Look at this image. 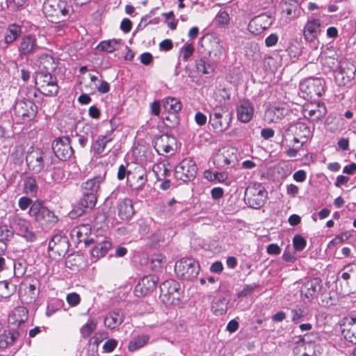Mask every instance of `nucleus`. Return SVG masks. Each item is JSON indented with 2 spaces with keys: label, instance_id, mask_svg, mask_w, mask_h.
<instances>
[{
  "label": "nucleus",
  "instance_id": "nucleus-1",
  "mask_svg": "<svg viewBox=\"0 0 356 356\" xmlns=\"http://www.w3.org/2000/svg\"><path fill=\"white\" fill-rule=\"evenodd\" d=\"M72 10L65 0H46L43 4L45 17L54 23L65 21L70 16Z\"/></svg>",
  "mask_w": 356,
  "mask_h": 356
},
{
  "label": "nucleus",
  "instance_id": "nucleus-2",
  "mask_svg": "<svg viewBox=\"0 0 356 356\" xmlns=\"http://www.w3.org/2000/svg\"><path fill=\"white\" fill-rule=\"evenodd\" d=\"M161 299L167 306L175 305L179 303L181 296L179 284L174 280L163 282L160 286Z\"/></svg>",
  "mask_w": 356,
  "mask_h": 356
},
{
  "label": "nucleus",
  "instance_id": "nucleus-3",
  "mask_svg": "<svg viewBox=\"0 0 356 356\" xmlns=\"http://www.w3.org/2000/svg\"><path fill=\"white\" fill-rule=\"evenodd\" d=\"M267 193L264 186L258 183L250 184L245 191V200L253 209H259L265 203Z\"/></svg>",
  "mask_w": 356,
  "mask_h": 356
},
{
  "label": "nucleus",
  "instance_id": "nucleus-4",
  "mask_svg": "<svg viewBox=\"0 0 356 356\" xmlns=\"http://www.w3.org/2000/svg\"><path fill=\"white\" fill-rule=\"evenodd\" d=\"M199 264L192 259L184 258L177 261L175 265V272L177 277L184 280H193L199 273Z\"/></svg>",
  "mask_w": 356,
  "mask_h": 356
},
{
  "label": "nucleus",
  "instance_id": "nucleus-5",
  "mask_svg": "<svg viewBox=\"0 0 356 356\" xmlns=\"http://www.w3.org/2000/svg\"><path fill=\"white\" fill-rule=\"evenodd\" d=\"M35 82L38 90L44 95L53 96L58 91L56 79L49 72H38L35 75Z\"/></svg>",
  "mask_w": 356,
  "mask_h": 356
},
{
  "label": "nucleus",
  "instance_id": "nucleus-6",
  "mask_svg": "<svg viewBox=\"0 0 356 356\" xmlns=\"http://www.w3.org/2000/svg\"><path fill=\"white\" fill-rule=\"evenodd\" d=\"M147 181V172L143 166L134 165L127 170V184L132 190H143Z\"/></svg>",
  "mask_w": 356,
  "mask_h": 356
},
{
  "label": "nucleus",
  "instance_id": "nucleus-7",
  "mask_svg": "<svg viewBox=\"0 0 356 356\" xmlns=\"http://www.w3.org/2000/svg\"><path fill=\"white\" fill-rule=\"evenodd\" d=\"M300 90L305 98L320 97L324 90V81L318 78H309L300 84Z\"/></svg>",
  "mask_w": 356,
  "mask_h": 356
},
{
  "label": "nucleus",
  "instance_id": "nucleus-8",
  "mask_svg": "<svg viewBox=\"0 0 356 356\" xmlns=\"http://www.w3.org/2000/svg\"><path fill=\"white\" fill-rule=\"evenodd\" d=\"M14 111L16 117L24 121H29L36 116L38 108L32 101L22 99L16 102Z\"/></svg>",
  "mask_w": 356,
  "mask_h": 356
},
{
  "label": "nucleus",
  "instance_id": "nucleus-9",
  "mask_svg": "<svg viewBox=\"0 0 356 356\" xmlns=\"http://www.w3.org/2000/svg\"><path fill=\"white\" fill-rule=\"evenodd\" d=\"M335 70L346 74V78L344 79L341 76V73H335L336 83L338 86H346L355 77L356 67L353 62L346 58H343L339 60L338 67Z\"/></svg>",
  "mask_w": 356,
  "mask_h": 356
},
{
  "label": "nucleus",
  "instance_id": "nucleus-10",
  "mask_svg": "<svg viewBox=\"0 0 356 356\" xmlns=\"http://www.w3.org/2000/svg\"><path fill=\"white\" fill-rule=\"evenodd\" d=\"M197 170L195 161L189 158L184 159L175 168V176L184 181H190L195 177Z\"/></svg>",
  "mask_w": 356,
  "mask_h": 356
},
{
  "label": "nucleus",
  "instance_id": "nucleus-11",
  "mask_svg": "<svg viewBox=\"0 0 356 356\" xmlns=\"http://www.w3.org/2000/svg\"><path fill=\"white\" fill-rule=\"evenodd\" d=\"M154 148L158 154H174L177 149V140L175 137L168 134H163L155 138Z\"/></svg>",
  "mask_w": 356,
  "mask_h": 356
},
{
  "label": "nucleus",
  "instance_id": "nucleus-12",
  "mask_svg": "<svg viewBox=\"0 0 356 356\" xmlns=\"http://www.w3.org/2000/svg\"><path fill=\"white\" fill-rule=\"evenodd\" d=\"M29 214L33 216L37 221L44 222L47 224L57 221V217L47 208L43 207L40 202H35L31 205Z\"/></svg>",
  "mask_w": 356,
  "mask_h": 356
},
{
  "label": "nucleus",
  "instance_id": "nucleus-13",
  "mask_svg": "<svg viewBox=\"0 0 356 356\" xmlns=\"http://www.w3.org/2000/svg\"><path fill=\"white\" fill-rule=\"evenodd\" d=\"M13 226L18 235L24 238L29 242H33L36 239V235L32 230L31 223L19 216H15L13 220Z\"/></svg>",
  "mask_w": 356,
  "mask_h": 356
},
{
  "label": "nucleus",
  "instance_id": "nucleus-14",
  "mask_svg": "<svg viewBox=\"0 0 356 356\" xmlns=\"http://www.w3.org/2000/svg\"><path fill=\"white\" fill-rule=\"evenodd\" d=\"M47 154L39 149H33L28 152L26 161L30 170L35 173L40 172L44 166Z\"/></svg>",
  "mask_w": 356,
  "mask_h": 356
},
{
  "label": "nucleus",
  "instance_id": "nucleus-15",
  "mask_svg": "<svg viewBox=\"0 0 356 356\" xmlns=\"http://www.w3.org/2000/svg\"><path fill=\"white\" fill-rule=\"evenodd\" d=\"M303 116L312 122L321 120L326 114V108L322 103H308L302 106Z\"/></svg>",
  "mask_w": 356,
  "mask_h": 356
},
{
  "label": "nucleus",
  "instance_id": "nucleus-16",
  "mask_svg": "<svg viewBox=\"0 0 356 356\" xmlns=\"http://www.w3.org/2000/svg\"><path fill=\"white\" fill-rule=\"evenodd\" d=\"M231 120V113L226 112L222 113L216 108L210 114L209 123L217 131H223L227 129Z\"/></svg>",
  "mask_w": 356,
  "mask_h": 356
},
{
  "label": "nucleus",
  "instance_id": "nucleus-17",
  "mask_svg": "<svg viewBox=\"0 0 356 356\" xmlns=\"http://www.w3.org/2000/svg\"><path fill=\"white\" fill-rule=\"evenodd\" d=\"M52 149L55 155L63 161L70 158L73 154V149L67 137L56 139L53 143Z\"/></svg>",
  "mask_w": 356,
  "mask_h": 356
},
{
  "label": "nucleus",
  "instance_id": "nucleus-18",
  "mask_svg": "<svg viewBox=\"0 0 356 356\" xmlns=\"http://www.w3.org/2000/svg\"><path fill=\"white\" fill-rule=\"evenodd\" d=\"M272 22V18L270 15L261 14L250 20L248 24V30L254 34H259L268 29Z\"/></svg>",
  "mask_w": 356,
  "mask_h": 356
},
{
  "label": "nucleus",
  "instance_id": "nucleus-19",
  "mask_svg": "<svg viewBox=\"0 0 356 356\" xmlns=\"http://www.w3.org/2000/svg\"><path fill=\"white\" fill-rule=\"evenodd\" d=\"M113 139L112 131L104 136H98L92 145V152L99 156L107 154L111 151V148L108 147V144Z\"/></svg>",
  "mask_w": 356,
  "mask_h": 356
},
{
  "label": "nucleus",
  "instance_id": "nucleus-20",
  "mask_svg": "<svg viewBox=\"0 0 356 356\" xmlns=\"http://www.w3.org/2000/svg\"><path fill=\"white\" fill-rule=\"evenodd\" d=\"M321 287V280L318 278L308 280L303 284L301 288V296L303 299H307L309 301L319 293Z\"/></svg>",
  "mask_w": 356,
  "mask_h": 356
},
{
  "label": "nucleus",
  "instance_id": "nucleus-21",
  "mask_svg": "<svg viewBox=\"0 0 356 356\" xmlns=\"http://www.w3.org/2000/svg\"><path fill=\"white\" fill-rule=\"evenodd\" d=\"M236 111L238 120L243 123H247L252 120L254 108L249 100L243 99L236 105Z\"/></svg>",
  "mask_w": 356,
  "mask_h": 356
},
{
  "label": "nucleus",
  "instance_id": "nucleus-22",
  "mask_svg": "<svg viewBox=\"0 0 356 356\" xmlns=\"http://www.w3.org/2000/svg\"><path fill=\"white\" fill-rule=\"evenodd\" d=\"M289 113L286 104H280L269 107L265 112V120L268 122H278Z\"/></svg>",
  "mask_w": 356,
  "mask_h": 356
},
{
  "label": "nucleus",
  "instance_id": "nucleus-23",
  "mask_svg": "<svg viewBox=\"0 0 356 356\" xmlns=\"http://www.w3.org/2000/svg\"><path fill=\"white\" fill-rule=\"evenodd\" d=\"M159 281L157 277L147 275L143 277L135 288V293L137 296H145L152 291Z\"/></svg>",
  "mask_w": 356,
  "mask_h": 356
},
{
  "label": "nucleus",
  "instance_id": "nucleus-24",
  "mask_svg": "<svg viewBox=\"0 0 356 356\" xmlns=\"http://www.w3.org/2000/svg\"><path fill=\"white\" fill-rule=\"evenodd\" d=\"M321 22L318 19L308 20L303 29L304 38L307 42H314L321 33Z\"/></svg>",
  "mask_w": 356,
  "mask_h": 356
},
{
  "label": "nucleus",
  "instance_id": "nucleus-25",
  "mask_svg": "<svg viewBox=\"0 0 356 356\" xmlns=\"http://www.w3.org/2000/svg\"><path fill=\"white\" fill-rule=\"evenodd\" d=\"M28 318V310L24 307H15L9 314L8 321L11 330L19 327Z\"/></svg>",
  "mask_w": 356,
  "mask_h": 356
},
{
  "label": "nucleus",
  "instance_id": "nucleus-26",
  "mask_svg": "<svg viewBox=\"0 0 356 356\" xmlns=\"http://www.w3.org/2000/svg\"><path fill=\"white\" fill-rule=\"evenodd\" d=\"M19 298L24 304H31L35 301L38 290L33 284H22L19 287Z\"/></svg>",
  "mask_w": 356,
  "mask_h": 356
},
{
  "label": "nucleus",
  "instance_id": "nucleus-27",
  "mask_svg": "<svg viewBox=\"0 0 356 356\" xmlns=\"http://www.w3.org/2000/svg\"><path fill=\"white\" fill-rule=\"evenodd\" d=\"M339 55L337 50L333 47H327L321 52V62L323 65L334 70L339 65Z\"/></svg>",
  "mask_w": 356,
  "mask_h": 356
},
{
  "label": "nucleus",
  "instance_id": "nucleus-28",
  "mask_svg": "<svg viewBox=\"0 0 356 356\" xmlns=\"http://www.w3.org/2000/svg\"><path fill=\"white\" fill-rule=\"evenodd\" d=\"M313 342H306L304 340L298 341L293 348V356H317L316 348Z\"/></svg>",
  "mask_w": 356,
  "mask_h": 356
},
{
  "label": "nucleus",
  "instance_id": "nucleus-29",
  "mask_svg": "<svg viewBox=\"0 0 356 356\" xmlns=\"http://www.w3.org/2000/svg\"><path fill=\"white\" fill-rule=\"evenodd\" d=\"M293 134V136H299L300 139H303L301 141V145L306 143L307 140L311 135L310 129L307 125L302 122H298L293 124H291L287 130L286 134Z\"/></svg>",
  "mask_w": 356,
  "mask_h": 356
},
{
  "label": "nucleus",
  "instance_id": "nucleus-30",
  "mask_svg": "<svg viewBox=\"0 0 356 356\" xmlns=\"http://www.w3.org/2000/svg\"><path fill=\"white\" fill-rule=\"evenodd\" d=\"M97 202L96 195L84 194L83 197L80 199L74 209V211L76 215L81 216L84 213L87 209H92Z\"/></svg>",
  "mask_w": 356,
  "mask_h": 356
},
{
  "label": "nucleus",
  "instance_id": "nucleus-31",
  "mask_svg": "<svg viewBox=\"0 0 356 356\" xmlns=\"http://www.w3.org/2000/svg\"><path fill=\"white\" fill-rule=\"evenodd\" d=\"M48 249L49 251L57 253L59 256L64 255L68 250L66 237L55 235L49 241Z\"/></svg>",
  "mask_w": 356,
  "mask_h": 356
},
{
  "label": "nucleus",
  "instance_id": "nucleus-32",
  "mask_svg": "<svg viewBox=\"0 0 356 356\" xmlns=\"http://www.w3.org/2000/svg\"><path fill=\"white\" fill-rule=\"evenodd\" d=\"M117 209L118 216L122 220H129L134 213L132 201L129 198L120 200Z\"/></svg>",
  "mask_w": 356,
  "mask_h": 356
},
{
  "label": "nucleus",
  "instance_id": "nucleus-33",
  "mask_svg": "<svg viewBox=\"0 0 356 356\" xmlns=\"http://www.w3.org/2000/svg\"><path fill=\"white\" fill-rule=\"evenodd\" d=\"M342 334L346 340L356 344V318L346 319L343 325Z\"/></svg>",
  "mask_w": 356,
  "mask_h": 356
},
{
  "label": "nucleus",
  "instance_id": "nucleus-34",
  "mask_svg": "<svg viewBox=\"0 0 356 356\" xmlns=\"http://www.w3.org/2000/svg\"><path fill=\"white\" fill-rule=\"evenodd\" d=\"M341 278L346 281V284L350 286L349 293L356 291V265L346 266L341 273Z\"/></svg>",
  "mask_w": 356,
  "mask_h": 356
},
{
  "label": "nucleus",
  "instance_id": "nucleus-35",
  "mask_svg": "<svg viewBox=\"0 0 356 356\" xmlns=\"http://www.w3.org/2000/svg\"><path fill=\"white\" fill-rule=\"evenodd\" d=\"M104 177L101 175L88 179L82 184L81 186L83 193L88 195H96L100 188V184L104 181Z\"/></svg>",
  "mask_w": 356,
  "mask_h": 356
},
{
  "label": "nucleus",
  "instance_id": "nucleus-36",
  "mask_svg": "<svg viewBox=\"0 0 356 356\" xmlns=\"http://www.w3.org/2000/svg\"><path fill=\"white\" fill-rule=\"evenodd\" d=\"M36 39L33 35H26L22 38L19 46V51L22 54H28L37 48Z\"/></svg>",
  "mask_w": 356,
  "mask_h": 356
},
{
  "label": "nucleus",
  "instance_id": "nucleus-37",
  "mask_svg": "<svg viewBox=\"0 0 356 356\" xmlns=\"http://www.w3.org/2000/svg\"><path fill=\"white\" fill-rule=\"evenodd\" d=\"M64 177V172L60 168H54L42 173L41 178L49 184L60 181Z\"/></svg>",
  "mask_w": 356,
  "mask_h": 356
},
{
  "label": "nucleus",
  "instance_id": "nucleus-38",
  "mask_svg": "<svg viewBox=\"0 0 356 356\" xmlns=\"http://www.w3.org/2000/svg\"><path fill=\"white\" fill-rule=\"evenodd\" d=\"M122 321V313L120 311L113 312L104 318V325L108 328L114 329L120 325Z\"/></svg>",
  "mask_w": 356,
  "mask_h": 356
},
{
  "label": "nucleus",
  "instance_id": "nucleus-39",
  "mask_svg": "<svg viewBox=\"0 0 356 356\" xmlns=\"http://www.w3.org/2000/svg\"><path fill=\"white\" fill-rule=\"evenodd\" d=\"M164 109L170 113H178L182 107L181 102L175 97H167L163 100Z\"/></svg>",
  "mask_w": 356,
  "mask_h": 356
},
{
  "label": "nucleus",
  "instance_id": "nucleus-40",
  "mask_svg": "<svg viewBox=\"0 0 356 356\" xmlns=\"http://www.w3.org/2000/svg\"><path fill=\"white\" fill-rule=\"evenodd\" d=\"M170 166L168 161H163L153 165L152 170L159 180L164 179L170 172Z\"/></svg>",
  "mask_w": 356,
  "mask_h": 356
},
{
  "label": "nucleus",
  "instance_id": "nucleus-41",
  "mask_svg": "<svg viewBox=\"0 0 356 356\" xmlns=\"http://www.w3.org/2000/svg\"><path fill=\"white\" fill-rule=\"evenodd\" d=\"M21 26L13 24L8 26L4 36V41L6 44H10L14 42L21 34Z\"/></svg>",
  "mask_w": 356,
  "mask_h": 356
},
{
  "label": "nucleus",
  "instance_id": "nucleus-42",
  "mask_svg": "<svg viewBox=\"0 0 356 356\" xmlns=\"http://www.w3.org/2000/svg\"><path fill=\"white\" fill-rule=\"evenodd\" d=\"M19 332L13 331L5 332L0 335V348H6L13 344L15 339L19 337Z\"/></svg>",
  "mask_w": 356,
  "mask_h": 356
},
{
  "label": "nucleus",
  "instance_id": "nucleus-43",
  "mask_svg": "<svg viewBox=\"0 0 356 356\" xmlns=\"http://www.w3.org/2000/svg\"><path fill=\"white\" fill-rule=\"evenodd\" d=\"M111 247V243L108 241H104L97 243L92 250L91 254L94 257H104Z\"/></svg>",
  "mask_w": 356,
  "mask_h": 356
},
{
  "label": "nucleus",
  "instance_id": "nucleus-44",
  "mask_svg": "<svg viewBox=\"0 0 356 356\" xmlns=\"http://www.w3.org/2000/svg\"><path fill=\"white\" fill-rule=\"evenodd\" d=\"M90 233V229L88 225H80L73 229L72 235L76 236L79 242L85 241L88 234Z\"/></svg>",
  "mask_w": 356,
  "mask_h": 356
},
{
  "label": "nucleus",
  "instance_id": "nucleus-45",
  "mask_svg": "<svg viewBox=\"0 0 356 356\" xmlns=\"http://www.w3.org/2000/svg\"><path fill=\"white\" fill-rule=\"evenodd\" d=\"M120 47V41L115 39L104 40L101 42L98 45V48H99L102 51H106L108 53H112L118 50Z\"/></svg>",
  "mask_w": 356,
  "mask_h": 356
},
{
  "label": "nucleus",
  "instance_id": "nucleus-46",
  "mask_svg": "<svg viewBox=\"0 0 356 356\" xmlns=\"http://www.w3.org/2000/svg\"><path fill=\"white\" fill-rule=\"evenodd\" d=\"M15 291L16 286L15 284L6 280L0 282V298H9Z\"/></svg>",
  "mask_w": 356,
  "mask_h": 356
},
{
  "label": "nucleus",
  "instance_id": "nucleus-47",
  "mask_svg": "<svg viewBox=\"0 0 356 356\" xmlns=\"http://www.w3.org/2000/svg\"><path fill=\"white\" fill-rule=\"evenodd\" d=\"M149 337L147 335H140L134 338L129 344L128 348L131 352L135 351L144 345H145L149 341Z\"/></svg>",
  "mask_w": 356,
  "mask_h": 356
},
{
  "label": "nucleus",
  "instance_id": "nucleus-48",
  "mask_svg": "<svg viewBox=\"0 0 356 356\" xmlns=\"http://www.w3.org/2000/svg\"><path fill=\"white\" fill-rule=\"evenodd\" d=\"M97 321L95 319L89 320L85 325H83L80 330L81 336L83 338L88 337L96 329Z\"/></svg>",
  "mask_w": 356,
  "mask_h": 356
},
{
  "label": "nucleus",
  "instance_id": "nucleus-49",
  "mask_svg": "<svg viewBox=\"0 0 356 356\" xmlns=\"http://www.w3.org/2000/svg\"><path fill=\"white\" fill-rule=\"evenodd\" d=\"M24 190L26 194L35 195L38 190L35 180L32 177L26 178L24 181Z\"/></svg>",
  "mask_w": 356,
  "mask_h": 356
},
{
  "label": "nucleus",
  "instance_id": "nucleus-50",
  "mask_svg": "<svg viewBox=\"0 0 356 356\" xmlns=\"http://www.w3.org/2000/svg\"><path fill=\"white\" fill-rule=\"evenodd\" d=\"M197 69L203 74H211L214 70V66L210 62L200 60L197 63Z\"/></svg>",
  "mask_w": 356,
  "mask_h": 356
},
{
  "label": "nucleus",
  "instance_id": "nucleus-51",
  "mask_svg": "<svg viewBox=\"0 0 356 356\" xmlns=\"http://www.w3.org/2000/svg\"><path fill=\"white\" fill-rule=\"evenodd\" d=\"M236 149L233 147L223 149L222 155L224 157V163L227 165L231 164L236 159Z\"/></svg>",
  "mask_w": 356,
  "mask_h": 356
},
{
  "label": "nucleus",
  "instance_id": "nucleus-52",
  "mask_svg": "<svg viewBox=\"0 0 356 356\" xmlns=\"http://www.w3.org/2000/svg\"><path fill=\"white\" fill-rule=\"evenodd\" d=\"M280 59L278 56H268L265 60V65L270 71L274 72L277 70L280 65Z\"/></svg>",
  "mask_w": 356,
  "mask_h": 356
},
{
  "label": "nucleus",
  "instance_id": "nucleus-53",
  "mask_svg": "<svg viewBox=\"0 0 356 356\" xmlns=\"http://www.w3.org/2000/svg\"><path fill=\"white\" fill-rule=\"evenodd\" d=\"M293 245L296 251H301L306 247L307 241L302 236L298 234L293 238Z\"/></svg>",
  "mask_w": 356,
  "mask_h": 356
},
{
  "label": "nucleus",
  "instance_id": "nucleus-54",
  "mask_svg": "<svg viewBox=\"0 0 356 356\" xmlns=\"http://www.w3.org/2000/svg\"><path fill=\"white\" fill-rule=\"evenodd\" d=\"M307 315V311L305 308L296 307L291 310V320L294 323L298 321Z\"/></svg>",
  "mask_w": 356,
  "mask_h": 356
},
{
  "label": "nucleus",
  "instance_id": "nucleus-55",
  "mask_svg": "<svg viewBox=\"0 0 356 356\" xmlns=\"http://www.w3.org/2000/svg\"><path fill=\"white\" fill-rule=\"evenodd\" d=\"M26 147L23 145H18L15 147L10 155L13 159L18 161L22 159Z\"/></svg>",
  "mask_w": 356,
  "mask_h": 356
},
{
  "label": "nucleus",
  "instance_id": "nucleus-56",
  "mask_svg": "<svg viewBox=\"0 0 356 356\" xmlns=\"http://www.w3.org/2000/svg\"><path fill=\"white\" fill-rule=\"evenodd\" d=\"M165 232L163 229H159L151 236V241L154 244H159L165 241Z\"/></svg>",
  "mask_w": 356,
  "mask_h": 356
},
{
  "label": "nucleus",
  "instance_id": "nucleus-57",
  "mask_svg": "<svg viewBox=\"0 0 356 356\" xmlns=\"http://www.w3.org/2000/svg\"><path fill=\"white\" fill-rule=\"evenodd\" d=\"M195 48L192 44H187L181 49L182 58L184 60H187L193 54Z\"/></svg>",
  "mask_w": 356,
  "mask_h": 356
},
{
  "label": "nucleus",
  "instance_id": "nucleus-58",
  "mask_svg": "<svg viewBox=\"0 0 356 356\" xmlns=\"http://www.w3.org/2000/svg\"><path fill=\"white\" fill-rule=\"evenodd\" d=\"M152 262L154 266H161L166 263V257L163 254H156L152 259Z\"/></svg>",
  "mask_w": 356,
  "mask_h": 356
},
{
  "label": "nucleus",
  "instance_id": "nucleus-59",
  "mask_svg": "<svg viewBox=\"0 0 356 356\" xmlns=\"http://www.w3.org/2000/svg\"><path fill=\"white\" fill-rule=\"evenodd\" d=\"M211 309L216 316L222 315L225 314L226 311L224 304L221 300H219L217 303H214L211 307Z\"/></svg>",
  "mask_w": 356,
  "mask_h": 356
},
{
  "label": "nucleus",
  "instance_id": "nucleus-60",
  "mask_svg": "<svg viewBox=\"0 0 356 356\" xmlns=\"http://www.w3.org/2000/svg\"><path fill=\"white\" fill-rule=\"evenodd\" d=\"M229 14L225 11L219 13L216 17V22L220 25L227 24L229 22Z\"/></svg>",
  "mask_w": 356,
  "mask_h": 356
},
{
  "label": "nucleus",
  "instance_id": "nucleus-61",
  "mask_svg": "<svg viewBox=\"0 0 356 356\" xmlns=\"http://www.w3.org/2000/svg\"><path fill=\"white\" fill-rule=\"evenodd\" d=\"M297 3L293 2L290 3L287 8H285L284 12L287 15H292L293 17H298L299 16V13L297 10Z\"/></svg>",
  "mask_w": 356,
  "mask_h": 356
},
{
  "label": "nucleus",
  "instance_id": "nucleus-62",
  "mask_svg": "<svg viewBox=\"0 0 356 356\" xmlns=\"http://www.w3.org/2000/svg\"><path fill=\"white\" fill-rule=\"evenodd\" d=\"M67 302L70 306L74 307L80 302V296L76 293H71L67 296Z\"/></svg>",
  "mask_w": 356,
  "mask_h": 356
},
{
  "label": "nucleus",
  "instance_id": "nucleus-63",
  "mask_svg": "<svg viewBox=\"0 0 356 356\" xmlns=\"http://www.w3.org/2000/svg\"><path fill=\"white\" fill-rule=\"evenodd\" d=\"M13 235L12 230H10L7 226L0 227V238L1 241L8 240Z\"/></svg>",
  "mask_w": 356,
  "mask_h": 356
},
{
  "label": "nucleus",
  "instance_id": "nucleus-64",
  "mask_svg": "<svg viewBox=\"0 0 356 356\" xmlns=\"http://www.w3.org/2000/svg\"><path fill=\"white\" fill-rule=\"evenodd\" d=\"M278 41V35L276 33H272L265 40V44L268 47L275 46Z\"/></svg>",
  "mask_w": 356,
  "mask_h": 356
}]
</instances>
